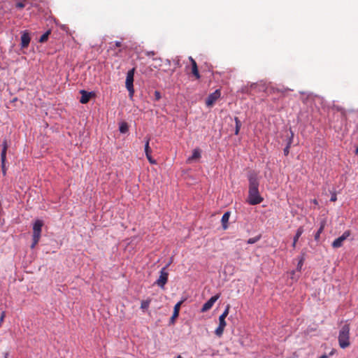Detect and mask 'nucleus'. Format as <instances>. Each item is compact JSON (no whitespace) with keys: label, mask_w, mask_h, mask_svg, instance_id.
<instances>
[{"label":"nucleus","mask_w":358,"mask_h":358,"mask_svg":"<svg viewBox=\"0 0 358 358\" xmlns=\"http://www.w3.org/2000/svg\"><path fill=\"white\" fill-rule=\"evenodd\" d=\"M43 226V222L42 220H37L33 224V243L31 245V248H34L38 243L42 231V227Z\"/></svg>","instance_id":"nucleus-4"},{"label":"nucleus","mask_w":358,"mask_h":358,"mask_svg":"<svg viewBox=\"0 0 358 358\" xmlns=\"http://www.w3.org/2000/svg\"><path fill=\"white\" fill-rule=\"evenodd\" d=\"M220 294H217L213 296H212L209 300H208L202 306L201 309V313H205L210 310L214 303L217 301V300L220 298Z\"/></svg>","instance_id":"nucleus-9"},{"label":"nucleus","mask_w":358,"mask_h":358,"mask_svg":"<svg viewBox=\"0 0 358 358\" xmlns=\"http://www.w3.org/2000/svg\"><path fill=\"white\" fill-rule=\"evenodd\" d=\"M303 264V259H301L297 264V267H296V269L298 271H300L301 268H302V266Z\"/></svg>","instance_id":"nucleus-26"},{"label":"nucleus","mask_w":358,"mask_h":358,"mask_svg":"<svg viewBox=\"0 0 358 358\" xmlns=\"http://www.w3.org/2000/svg\"><path fill=\"white\" fill-rule=\"evenodd\" d=\"M119 130L120 133L125 134L129 131V126L126 122H122L120 124Z\"/></svg>","instance_id":"nucleus-18"},{"label":"nucleus","mask_w":358,"mask_h":358,"mask_svg":"<svg viewBox=\"0 0 358 358\" xmlns=\"http://www.w3.org/2000/svg\"><path fill=\"white\" fill-rule=\"evenodd\" d=\"M30 42V36L29 33L24 31L21 36V46L22 48H27Z\"/></svg>","instance_id":"nucleus-14"},{"label":"nucleus","mask_w":358,"mask_h":358,"mask_svg":"<svg viewBox=\"0 0 358 358\" xmlns=\"http://www.w3.org/2000/svg\"><path fill=\"white\" fill-rule=\"evenodd\" d=\"M6 313L5 312H2L1 315L0 317V327L1 326L2 322H3V320L5 318Z\"/></svg>","instance_id":"nucleus-29"},{"label":"nucleus","mask_w":358,"mask_h":358,"mask_svg":"<svg viewBox=\"0 0 358 358\" xmlns=\"http://www.w3.org/2000/svg\"><path fill=\"white\" fill-rule=\"evenodd\" d=\"M177 358H182L180 355H178Z\"/></svg>","instance_id":"nucleus-41"},{"label":"nucleus","mask_w":358,"mask_h":358,"mask_svg":"<svg viewBox=\"0 0 358 358\" xmlns=\"http://www.w3.org/2000/svg\"><path fill=\"white\" fill-rule=\"evenodd\" d=\"M149 141H150V138H147V140L145 141V152L146 157L148 159V161L150 162V163L155 164H156V161L155 159H153L151 157V155H150L151 150L149 146Z\"/></svg>","instance_id":"nucleus-11"},{"label":"nucleus","mask_w":358,"mask_h":358,"mask_svg":"<svg viewBox=\"0 0 358 358\" xmlns=\"http://www.w3.org/2000/svg\"><path fill=\"white\" fill-rule=\"evenodd\" d=\"M201 157V150L199 148H196L193 150L192 156L188 157L187 162H192L193 161L197 160Z\"/></svg>","instance_id":"nucleus-15"},{"label":"nucleus","mask_w":358,"mask_h":358,"mask_svg":"<svg viewBox=\"0 0 358 358\" xmlns=\"http://www.w3.org/2000/svg\"><path fill=\"white\" fill-rule=\"evenodd\" d=\"M161 94L159 91L155 92V101H159L161 99Z\"/></svg>","instance_id":"nucleus-28"},{"label":"nucleus","mask_w":358,"mask_h":358,"mask_svg":"<svg viewBox=\"0 0 358 358\" xmlns=\"http://www.w3.org/2000/svg\"><path fill=\"white\" fill-rule=\"evenodd\" d=\"M4 358H8V352L4 354Z\"/></svg>","instance_id":"nucleus-36"},{"label":"nucleus","mask_w":358,"mask_h":358,"mask_svg":"<svg viewBox=\"0 0 358 358\" xmlns=\"http://www.w3.org/2000/svg\"><path fill=\"white\" fill-rule=\"evenodd\" d=\"M257 86V84L254 83L251 85V88L253 89V88L256 87Z\"/></svg>","instance_id":"nucleus-34"},{"label":"nucleus","mask_w":358,"mask_h":358,"mask_svg":"<svg viewBox=\"0 0 358 358\" xmlns=\"http://www.w3.org/2000/svg\"><path fill=\"white\" fill-rule=\"evenodd\" d=\"M293 136H294V134L292 133V131H291V137L289 138V141L287 145V146L284 149V154L285 155H287L289 154V148H290V145L292 143V138H293Z\"/></svg>","instance_id":"nucleus-22"},{"label":"nucleus","mask_w":358,"mask_h":358,"mask_svg":"<svg viewBox=\"0 0 358 358\" xmlns=\"http://www.w3.org/2000/svg\"><path fill=\"white\" fill-rule=\"evenodd\" d=\"M122 45V43L120 41H115V47H120Z\"/></svg>","instance_id":"nucleus-33"},{"label":"nucleus","mask_w":358,"mask_h":358,"mask_svg":"<svg viewBox=\"0 0 358 358\" xmlns=\"http://www.w3.org/2000/svg\"><path fill=\"white\" fill-rule=\"evenodd\" d=\"M296 242H294V239L293 240V243H292V246L293 248H295L296 247Z\"/></svg>","instance_id":"nucleus-37"},{"label":"nucleus","mask_w":358,"mask_h":358,"mask_svg":"<svg viewBox=\"0 0 358 358\" xmlns=\"http://www.w3.org/2000/svg\"><path fill=\"white\" fill-rule=\"evenodd\" d=\"M350 326L348 324L342 326L339 330L338 340L341 348L345 349L350 345Z\"/></svg>","instance_id":"nucleus-2"},{"label":"nucleus","mask_w":358,"mask_h":358,"mask_svg":"<svg viewBox=\"0 0 358 358\" xmlns=\"http://www.w3.org/2000/svg\"><path fill=\"white\" fill-rule=\"evenodd\" d=\"M355 152L357 154L358 153V147L357 148L356 150H355Z\"/></svg>","instance_id":"nucleus-40"},{"label":"nucleus","mask_w":358,"mask_h":358,"mask_svg":"<svg viewBox=\"0 0 358 358\" xmlns=\"http://www.w3.org/2000/svg\"><path fill=\"white\" fill-rule=\"evenodd\" d=\"M134 71H135V69L133 68L132 69L129 70L127 72V78H126V83H125L126 87H127V90L129 91V96L131 98L133 97L134 94V85H133Z\"/></svg>","instance_id":"nucleus-5"},{"label":"nucleus","mask_w":358,"mask_h":358,"mask_svg":"<svg viewBox=\"0 0 358 358\" xmlns=\"http://www.w3.org/2000/svg\"><path fill=\"white\" fill-rule=\"evenodd\" d=\"M249 181V190L247 201L250 205H257L264 200L259 192V181L255 172H250L248 176Z\"/></svg>","instance_id":"nucleus-1"},{"label":"nucleus","mask_w":358,"mask_h":358,"mask_svg":"<svg viewBox=\"0 0 358 358\" xmlns=\"http://www.w3.org/2000/svg\"><path fill=\"white\" fill-rule=\"evenodd\" d=\"M50 34V31H48L45 33H44L39 38L40 43H44L45 42L49 36V34Z\"/></svg>","instance_id":"nucleus-23"},{"label":"nucleus","mask_w":358,"mask_h":358,"mask_svg":"<svg viewBox=\"0 0 358 358\" xmlns=\"http://www.w3.org/2000/svg\"><path fill=\"white\" fill-rule=\"evenodd\" d=\"M189 60L190 61L192 65V73L196 78V79H199L201 76L199 74L196 61L192 57H189Z\"/></svg>","instance_id":"nucleus-10"},{"label":"nucleus","mask_w":358,"mask_h":358,"mask_svg":"<svg viewBox=\"0 0 358 358\" xmlns=\"http://www.w3.org/2000/svg\"><path fill=\"white\" fill-rule=\"evenodd\" d=\"M229 217H230V212H229V211L225 212L222 217L221 221H222V227L224 229H226L227 228V223L229 222Z\"/></svg>","instance_id":"nucleus-17"},{"label":"nucleus","mask_w":358,"mask_h":358,"mask_svg":"<svg viewBox=\"0 0 358 358\" xmlns=\"http://www.w3.org/2000/svg\"><path fill=\"white\" fill-rule=\"evenodd\" d=\"M322 229H323V227H321L320 228V229L318 230V231L317 232V234H315V238L316 240H317V238H319V237H320V233L322 232Z\"/></svg>","instance_id":"nucleus-30"},{"label":"nucleus","mask_w":358,"mask_h":358,"mask_svg":"<svg viewBox=\"0 0 358 358\" xmlns=\"http://www.w3.org/2000/svg\"><path fill=\"white\" fill-rule=\"evenodd\" d=\"M151 299H147L141 301V308L143 310H147L149 308Z\"/></svg>","instance_id":"nucleus-19"},{"label":"nucleus","mask_w":358,"mask_h":358,"mask_svg":"<svg viewBox=\"0 0 358 358\" xmlns=\"http://www.w3.org/2000/svg\"><path fill=\"white\" fill-rule=\"evenodd\" d=\"M260 239V236H255L253 238H250L247 241L248 244H254L257 243Z\"/></svg>","instance_id":"nucleus-24"},{"label":"nucleus","mask_w":358,"mask_h":358,"mask_svg":"<svg viewBox=\"0 0 358 358\" xmlns=\"http://www.w3.org/2000/svg\"><path fill=\"white\" fill-rule=\"evenodd\" d=\"M182 303V301H180L175 305L173 313L170 320L171 323H174L176 318L178 317L180 306Z\"/></svg>","instance_id":"nucleus-12"},{"label":"nucleus","mask_w":358,"mask_h":358,"mask_svg":"<svg viewBox=\"0 0 358 358\" xmlns=\"http://www.w3.org/2000/svg\"><path fill=\"white\" fill-rule=\"evenodd\" d=\"M303 233V227H300L298 228L296 233L294 237V242H297L301 234Z\"/></svg>","instance_id":"nucleus-21"},{"label":"nucleus","mask_w":358,"mask_h":358,"mask_svg":"<svg viewBox=\"0 0 358 358\" xmlns=\"http://www.w3.org/2000/svg\"><path fill=\"white\" fill-rule=\"evenodd\" d=\"M27 0H23V1H20V2H18L17 4H16V8H19V9H22L23 8L25 7V3L24 2L26 1Z\"/></svg>","instance_id":"nucleus-25"},{"label":"nucleus","mask_w":358,"mask_h":358,"mask_svg":"<svg viewBox=\"0 0 358 358\" xmlns=\"http://www.w3.org/2000/svg\"><path fill=\"white\" fill-rule=\"evenodd\" d=\"M8 149V143L6 140H3L2 143V150L1 153V161L4 162L6 159V151Z\"/></svg>","instance_id":"nucleus-16"},{"label":"nucleus","mask_w":358,"mask_h":358,"mask_svg":"<svg viewBox=\"0 0 358 358\" xmlns=\"http://www.w3.org/2000/svg\"><path fill=\"white\" fill-rule=\"evenodd\" d=\"M145 55L148 57L154 56L155 55V52L154 51H148L145 52Z\"/></svg>","instance_id":"nucleus-32"},{"label":"nucleus","mask_w":358,"mask_h":358,"mask_svg":"<svg viewBox=\"0 0 358 358\" xmlns=\"http://www.w3.org/2000/svg\"><path fill=\"white\" fill-rule=\"evenodd\" d=\"M320 358H328V356L326 355H324L321 356Z\"/></svg>","instance_id":"nucleus-38"},{"label":"nucleus","mask_w":358,"mask_h":358,"mask_svg":"<svg viewBox=\"0 0 358 358\" xmlns=\"http://www.w3.org/2000/svg\"><path fill=\"white\" fill-rule=\"evenodd\" d=\"M350 236V231L349 230H347L344 231V233L339 236L338 238H336L332 242V247L334 248H338L343 245V243L344 241H345L349 236Z\"/></svg>","instance_id":"nucleus-7"},{"label":"nucleus","mask_w":358,"mask_h":358,"mask_svg":"<svg viewBox=\"0 0 358 358\" xmlns=\"http://www.w3.org/2000/svg\"><path fill=\"white\" fill-rule=\"evenodd\" d=\"M168 266L169 265H166L161 269L159 277L155 282V284L161 288H164L168 281L169 273L166 271Z\"/></svg>","instance_id":"nucleus-6"},{"label":"nucleus","mask_w":358,"mask_h":358,"mask_svg":"<svg viewBox=\"0 0 358 358\" xmlns=\"http://www.w3.org/2000/svg\"><path fill=\"white\" fill-rule=\"evenodd\" d=\"M336 108L337 110H342V108H339L338 106H336Z\"/></svg>","instance_id":"nucleus-39"},{"label":"nucleus","mask_w":358,"mask_h":358,"mask_svg":"<svg viewBox=\"0 0 358 358\" xmlns=\"http://www.w3.org/2000/svg\"><path fill=\"white\" fill-rule=\"evenodd\" d=\"M81 97L80 99V103H87L92 95V92H88L85 90L80 91Z\"/></svg>","instance_id":"nucleus-13"},{"label":"nucleus","mask_w":358,"mask_h":358,"mask_svg":"<svg viewBox=\"0 0 358 358\" xmlns=\"http://www.w3.org/2000/svg\"><path fill=\"white\" fill-rule=\"evenodd\" d=\"M235 123H236V128H235V134L238 135V132L240 131V129L241 127V122L239 120L238 117L234 118Z\"/></svg>","instance_id":"nucleus-20"},{"label":"nucleus","mask_w":358,"mask_h":358,"mask_svg":"<svg viewBox=\"0 0 358 358\" xmlns=\"http://www.w3.org/2000/svg\"><path fill=\"white\" fill-rule=\"evenodd\" d=\"M230 309V306L228 304L224 312L222 313V315L219 317V325L217 327V329L215 331V334L218 336L221 337L223 334L224 328L227 325L225 318L227 317L229 312Z\"/></svg>","instance_id":"nucleus-3"},{"label":"nucleus","mask_w":358,"mask_h":358,"mask_svg":"<svg viewBox=\"0 0 358 358\" xmlns=\"http://www.w3.org/2000/svg\"><path fill=\"white\" fill-rule=\"evenodd\" d=\"M220 96L221 92L220 90H216L214 92L210 94L206 101V106L211 107Z\"/></svg>","instance_id":"nucleus-8"},{"label":"nucleus","mask_w":358,"mask_h":358,"mask_svg":"<svg viewBox=\"0 0 358 358\" xmlns=\"http://www.w3.org/2000/svg\"><path fill=\"white\" fill-rule=\"evenodd\" d=\"M313 203L315 205H317L318 203H317V201L316 199H313Z\"/></svg>","instance_id":"nucleus-35"},{"label":"nucleus","mask_w":358,"mask_h":358,"mask_svg":"<svg viewBox=\"0 0 358 358\" xmlns=\"http://www.w3.org/2000/svg\"><path fill=\"white\" fill-rule=\"evenodd\" d=\"M336 200H337V196H336V193L332 194V195L331 196V199H330V201H336Z\"/></svg>","instance_id":"nucleus-31"},{"label":"nucleus","mask_w":358,"mask_h":358,"mask_svg":"<svg viewBox=\"0 0 358 358\" xmlns=\"http://www.w3.org/2000/svg\"><path fill=\"white\" fill-rule=\"evenodd\" d=\"M1 169H2L3 175L5 176L6 173V161H4L3 162H1Z\"/></svg>","instance_id":"nucleus-27"}]
</instances>
